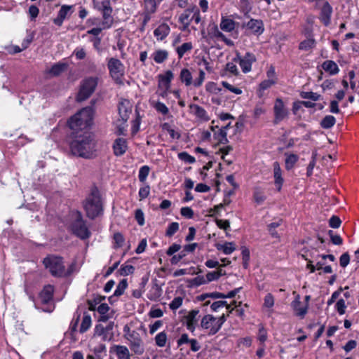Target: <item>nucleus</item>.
<instances>
[{"label":"nucleus","instance_id":"nucleus-6","mask_svg":"<svg viewBox=\"0 0 359 359\" xmlns=\"http://www.w3.org/2000/svg\"><path fill=\"white\" fill-rule=\"evenodd\" d=\"M98 77L88 76L83 79L79 86V90L76 99L78 102H83L88 99L95 92L98 83Z\"/></svg>","mask_w":359,"mask_h":359},{"label":"nucleus","instance_id":"nucleus-43","mask_svg":"<svg viewBox=\"0 0 359 359\" xmlns=\"http://www.w3.org/2000/svg\"><path fill=\"white\" fill-rule=\"evenodd\" d=\"M208 35L212 39H222L224 38V34L221 32L217 26L214 25L213 27L208 31Z\"/></svg>","mask_w":359,"mask_h":359},{"label":"nucleus","instance_id":"nucleus-44","mask_svg":"<svg viewBox=\"0 0 359 359\" xmlns=\"http://www.w3.org/2000/svg\"><path fill=\"white\" fill-rule=\"evenodd\" d=\"M205 90L207 92L212 94H219L222 91V88H219L216 83L210 81L205 84Z\"/></svg>","mask_w":359,"mask_h":359},{"label":"nucleus","instance_id":"nucleus-38","mask_svg":"<svg viewBox=\"0 0 359 359\" xmlns=\"http://www.w3.org/2000/svg\"><path fill=\"white\" fill-rule=\"evenodd\" d=\"M106 346L104 344H100L99 346L93 348L94 355H88L87 359H102L101 353L105 351Z\"/></svg>","mask_w":359,"mask_h":359},{"label":"nucleus","instance_id":"nucleus-26","mask_svg":"<svg viewBox=\"0 0 359 359\" xmlns=\"http://www.w3.org/2000/svg\"><path fill=\"white\" fill-rule=\"evenodd\" d=\"M161 2L159 0H143L142 4L143 11L155 13Z\"/></svg>","mask_w":359,"mask_h":359},{"label":"nucleus","instance_id":"nucleus-31","mask_svg":"<svg viewBox=\"0 0 359 359\" xmlns=\"http://www.w3.org/2000/svg\"><path fill=\"white\" fill-rule=\"evenodd\" d=\"M67 68V63L57 62L54 64L50 70L48 71L49 74L53 76H59L62 72H64Z\"/></svg>","mask_w":359,"mask_h":359},{"label":"nucleus","instance_id":"nucleus-48","mask_svg":"<svg viewBox=\"0 0 359 359\" xmlns=\"http://www.w3.org/2000/svg\"><path fill=\"white\" fill-rule=\"evenodd\" d=\"M154 107L158 113H161L163 115H167L169 113V109L167 106L161 102H156L154 104Z\"/></svg>","mask_w":359,"mask_h":359},{"label":"nucleus","instance_id":"nucleus-36","mask_svg":"<svg viewBox=\"0 0 359 359\" xmlns=\"http://www.w3.org/2000/svg\"><path fill=\"white\" fill-rule=\"evenodd\" d=\"M336 123V118L332 115L325 116L321 121L320 126L324 129L332 128Z\"/></svg>","mask_w":359,"mask_h":359},{"label":"nucleus","instance_id":"nucleus-12","mask_svg":"<svg viewBox=\"0 0 359 359\" xmlns=\"http://www.w3.org/2000/svg\"><path fill=\"white\" fill-rule=\"evenodd\" d=\"M201 327L208 331L209 335H214L220 330L216 322V318L212 315L207 314L201 321Z\"/></svg>","mask_w":359,"mask_h":359},{"label":"nucleus","instance_id":"nucleus-27","mask_svg":"<svg viewBox=\"0 0 359 359\" xmlns=\"http://www.w3.org/2000/svg\"><path fill=\"white\" fill-rule=\"evenodd\" d=\"M193 49V44L191 42H186L182 43L181 46L176 47L175 51L177 54L178 58L181 59L183 56L191 51Z\"/></svg>","mask_w":359,"mask_h":359},{"label":"nucleus","instance_id":"nucleus-11","mask_svg":"<svg viewBox=\"0 0 359 359\" xmlns=\"http://www.w3.org/2000/svg\"><path fill=\"white\" fill-rule=\"evenodd\" d=\"M233 60L240 65L243 73H248L251 71L252 65L256 61V57L253 53L249 52L246 53L243 57L237 53L236 57Z\"/></svg>","mask_w":359,"mask_h":359},{"label":"nucleus","instance_id":"nucleus-29","mask_svg":"<svg viewBox=\"0 0 359 359\" xmlns=\"http://www.w3.org/2000/svg\"><path fill=\"white\" fill-rule=\"evenodd\" d=\"M152 57L155 62L161 64L168 59V52L166 50H157L152 54Z\"/></svg>","mask_w":359,"mask_h":359},{"label":"nucleus","instance_id":"nucleus-20","mask_svg":"<svg viewBox=\"0 0 359 359\" xmlns=\"http://www.w3.org/2000/svg\"><path fill=\"white\" fill-rule=\"evenodd\" d=\"M191 112L195 115V116L202 121H208L210 120V117L204 108L196 104H191L189 105Z\"/></svg>","mask_w":359,"mask_h":359},{"label":"nucleus","instance_id":"nucleus-59","mask_svg":"<svg viewBox=\"0 0 359 359\" xmlns=\"http://www.w3.org/2000/svg\"><path fill=\"white\" fill-rule=\"evenodd\" d=\"M335 307L339 315L345 313L346 306L343 299H340L337 302Z\"/></svg>","mask_w":359,"mask_h":359},{"label":"nucleus","instance_id":"nucleus-60","mask_svg":"<svg viewBox=\"0 0 359 359\" xmlns=\"http://www.w3.org/2000/svg\"><path fill=\"white\" fill-rule=\"evenodd\" d=\"M301 96L304 99H309L313 101L318 100L320 97V95L313 92H304L302 93Z\"/></svg>","mask_w":359,"mask_h":359},{"label":"nucleus","instance_id":"nucleus-22","mask_svg":"<svg viewBox=\"0 0 359 359\" xmlns=\"http://www.w3.org/2000/svg\"><path fill=\"white\" fill-rule=\"evenodd\" d=\"M170 32L169 25L166 23H162L154 31V35L158 41H162L167 37Z\"/></svg>","mask_w":359,"mask_h":359},{"label":"nucleus","instance_id":"nucleus-39","mask_svg":"<svg viewBox=\"0 0 359 359\" xmlns=\"http://www.w3.org/2000/svg\"><path fill=\"white\" fill-rule=\"evenodd\" d=\"M253 198L256 203L262 204L266 199V196L262 189L256 188L253 192Z\"/></svg>","mask_w":359,"mask_h":359},{"label":"nucleus","instance_id":"nucleus-61","mask_svg":"<svg viewBox=\"0 0 359 359\" xmlns=\"http://www.w3.org/2000/svg\"><path fill=\"white\" fill-rule=\"evenodd\" d=\"M174 77V74L172 71L168 70L163 75H159V79L170 84L171 81Z\"/></svg>","mask_w":359,"mask_h":359},{"label":"nucleus","instance_id":"nucleus-15","mask_svg":"<svg viewBox=\"0 0 359 359\" xmlns=\"http://www.w3.org/2000/svg\"><path fill=\"white\" fill-rule=\"evenodd\" d=\"M243 27H246L256 35H261L264 31V24L261 20L252 18L248 22L245 23Z\"/></svg>","mask_w":359,"mask_h":359},{"label":"nucleus","instance_id":"nucleus-49","mask_svg":"<svg viewBox=\"0 0 359 359\" xmlns=\"http://www.w3.org/2000/svg\"><path fill=\"white\" fill-rule=\"evenodd\" d=\"M135 268L132 265H122L119 269L118 271L121 276H128L133 273Z\"/></svg>","mask_w":359,"mask_h":359},{"label":"nucleus","instance_id":"nucleus-9","mask_svg":"<svg viewBox=\"0 0 359 359\" xmlns=\"http://www.w3.org/2000/svg\"><path fill=\"white\" fill-rule=\"evenodd\" d=\"M205 79V73L201 69H200L198 71V77L194 81H193V76L190 69L187 68H183L180 73V80L186 86H190L193 85L195 88L200 87L202 86Z\"/></svg>","mask_w":359,"mask_h":359},{"label":"nucleus","instance_id":"nucleus-45","mask_svg":"<svg viewBox=\"0 0 359 359\" xmlns=\"http://www.w3.org/2000/svg\"><path fill=\"white\" fill-rule=\"evenodd\" d=\"M78 323H79V317L76 320H73L71 322L69 328V335L71 336V339L74 341H76V339H77L76 333V330H77Z\"/></svg>","mask_w":359,"mask_h":359},{"label":"nucleus","instance_id":"nucleus-35","mask_svg":"<svg viewBox=\"0 0 359 359\" xmlns=\"http://www.w3.org/2000/svg\"><path fill=\"white\" fill-rule=\"evenodd\" d=\"M316 46V41L313 38H309L302 41L299 45V49L302 50H309Z\"/></svg>","mask_w":359,"mask_h":359},{"label":"nucleus","instance_id":"nucleus-42","mask_svg":"<svg viewBox=\"0 0 359 359\" xmlns=\"http://www.w3.org/2000/svg\"><path fill=\"white\" fill-rule=\"evenodd\" d=\"M150 172V168L148 165H143L139 170L138 179L140 182H145Z\"/></svg>","mask_w":359,"mask_h":359},{"label":"nucleus","instance_id":"nucleus-16","mask_svg":"<svg viewBox=\"0 0 359 359\" xmlns=\"http://www.w3.org/2000/svg\"><path fill=\"white\" fill-rule=\"evenodd\" d=\"M291 307L295 315L303 318L307 313L308 305L303 306L300 301V296L297 294L291 303Z\"/></svg>","mask_w":359,"mask_h":359},{"label":"nucleus","instance_id":"nucleus-10","mask_svg":"<svg viewBox=\"0 0 359 359\" xmlns=\"http://www.w3.org/2000/svg\"><path fill=\"white\" fill-rule=\"evenodd\" d=\"M126 340L128 341L130 350L135 354L141 355L144 353V345L140 333L135 330H133V333L128 334V337H127Z\"/></svg>","mask_w":359,"mask_h":359},{"label":"nucleus","instance_id":"nucleus-30","mask_svg":"<svg viewBox=\"0 0 359 359\" xmlns=\"http://www.w3.org/2000/svg\"><path fill=\"white\" fill-rule=\"evenodd\" d=\"M215 139L220 144H227L229 142L227 138L226 127H222L217 132L214 133Z\"/></svg>","mask_w":359,"mask_h":359},{"label":"nucleus","instance_id":"nucleus-2","mask_svg":"<svg viewBox=\"0 0 359 359\" xmlns=\"http://www.w3.org/2000/svg\"><path fill=\"white\" fill-rule=\"evenodd\" d=\"M94 115L92 107L81 109L68 121L69 127L73 130H82L91 126Z\"/></svg>","mask_w":359,"mask_h":359},{"label":"nucleus","instance_id":"nucleus-52","mask_svg":"<svg viewBox=\"0 0 359 359\" xmlns=\"http://www.w3.org/2000/svg\"><path fill=\"white\" fill-rule=\"evenodd\" d=\"M183 302V298L181 297H175L169 304V307L171 310L175 311L179 309Z\"/></svg>","mask_w":359,"mask_h":359},{"label":"nucleus","instance_id":"nucleus-57","mask_svg":"<svg viewBox=\"0 0 359 359\" xmlns=\"http://www.w3.org/2000/svg\"><path fill=\"white\" fill-rule=\"evenodd\" d=\"M181 215L187 219H191L194 217V211L189 207H183L180 209Z\"/></svg>","mask_w":359,"mask_h":359},{"label":"nucleus","instance_id":"nucleus-64","mask_svg":"<svg viewBox=\"0 0 359 359\" xmlns=\"http://www.w3.org/2000/svg\"><path fill=\"white\" fill-rule=\"evenodd\" d=\"M264 306L267 308H271L274 305V298L271 293H268L264 299Z\"/></svg>","mask_w":359,"mask_h":359},{"label":"nucleus","instance_id":"nucleus-23","mask_svg":"<svg viewBox=\"0 0 359 359\" xmlns=\"http://www.w3.org/2000/svg\"><path fill=\"white\" fill-rule=\"evenodd\" d=\"M273 177H274V182L277 186V189L278 191L281 189L283 179L282 177V170L278 162L275 161L273 164Z\"/></svg>","mask_w":359,"mask_h":359},{"label":"nucleus","instance_id":"nucleus-8","mask_svg":"<svg viewBox=\"0 0 359 359\" xmlns=\"http://www.w3.org/2000/svg\"><path fill=\"white\" fill-rule=\"evenodd\" d=\"M107 67L111 78L118 84L123 83V77L125 74V66L121 60L111 57L107 62Z\"/></svg>","mask_w":359,"mask_h":359},{"label":"nucleus","instance_id":"nucleus-51","mask_svg":"<svg viewBox=\"0 0 359 359\" xmlns=\"http://www.w3.org/2000/svg\"><path fill=\"white\" fill-rule=\"evenodd\" d=\"M114 241L115 248H118L123 246L125 241V238L122 233L116 232L114 234Z\"/></svg>","mask_w":359,"mask_h":359},{"label":"nucleus","instance_id":"nucleus-54","mask_svg":"<svg viewBox=\"0 0 359 359\" xmlns=\"http://www.w3.org/2000/svg\"><path fill=\"white\" fill-rule=\"evenodd\" d=\"M276 79H266L263 81L259 84V91H264L276 83Z\"/></svg>","mask_w":359,"mask_h":359},{"label":"nucleus","instance_id":"nucleus-1","mask_svg":"<svg viewBox=\"0 0 359 359\" xmlns=\"http://www.w3.org/2000/svg\"><path fill=\"white\" fill-rule=\"evenodd\" d=\"M70 150L75 156L90 158L94 156L95 144L89 135H80L71 142Z\"/></svg>","mask_w":359,"mask_h":359},{"label":"nucleus","instance_id":"nucleus-25","mask_svg":"<svg viewBox=\"0 0 359 359\" xmlns=\"http://www.w3.org/2000/svg\"><path fill=\"white\" fill-rule=\"evenodd\" d=\"M323 69L330 75H336L339 69L337 63L333 60H326L322 64Z\"/></svg>","mask_w":359,"mask_h":359},{"label":"nucleus","instance_id":"nucleus-24","mask_svg":"<svg viewBox=\"0 0 359 359\" xmlns=\"http://www.w3.org/2000/svg\"><path fill=\"white\" fill-rule=\"evenodd\" d=\"M54 287L51 285L44 286L43 289L39 294L40 299L43 304L50 302L53 297Z\"/></svg>","mask_w":359,"mask_h":359},{"label":"nucleus","instance_id":"nucleus-55","mask_svg":"<svg viewBox=\"0 0 359 359\" xmlns=\"http://www.w3.org/2000/svg\"><path fill=\"white\" fill-rule=\"evenodd\" d=\"M170 88V84L167 83L159 79L158 81V88L161 90V95L165 97L167 95L168 91Z\"/></svg>","mask_w":359,"mask_h":359},{"label":"nucleus","instance_id":"nucleus-5","mask_svg":"<svg viewBox=\"0 0 359 359\" xmlns=\"http://www.w3.org/2000/svg\"><path fill=\"white\" fill-rule=\"evenodd\" d=\"M94 8L102 13V21L101 25L104 28H111L114 24L112 16L113 8L110 0H93Z\"/></svg>","mask_w":359,"mask_h":359},{"label":"nucleus","instance_id":"nucleus-17","mask_svg":"<svg viewBox=\"0 0 359 359\" xmlns=\"http://www.w3.org/2000/svg\"><path fill=\"white\" fill-rule=\"evenodd\" d=\"M199 311L196 309L191 310L189 312L186 318V327L191 332H194L196 330V324L198 322L197 316Z\"/></svg>","mask_w":359,"mask_h":359},{"label":"nucleus","instance_id":"nucleus-14","mask_svg":"<svg viewBox=\"0 0 359 359\" xmlns=\"http://www.w3.org/2000/svg\"><path fill=\"white\" fill-rule=\"evenodd\" d=\"M118 114L123 122H126L129 118L132 111V104L127 99H121L118 104Z\"/></svg>","mask_w":359,"mask_h":359},{"label":"nucleus","instance_id":"nucleus-41","mask_svg":"<svg viewBox=\"0 0 359 359\" xmlns=\"http://www.w3.org/2000/svg\"><path fill=\"white\" fill-rule=\"evenodd\" d=\"M155 343L158 347H164L167 342V334L163 332L158 333L155 337Z\"/></svg>","mask_w":359,"mask_h":359},{"label":"nucleus","instance_id":"nucleus-58","mask_svg":"<svg viewBox=\"0 0 359 359\" xmlns=\"http://www.w3.org/2000/svg\"><path fill=\"white\" fill-rule=\"evenodd\" d=\"M135 218L139 225L143 226L144 224V215L141 209L135 210Z\"/></svg>","mask_w":359,"mask_h":359},{"label":"nucleus","instance_id":"nucleus-50","mask_svg":"<svg viewBox=\"0 0 359 359\" xmlns=\"http://www.w3.org/2000/svg\"><path fill=\"white\" fill-rule=\"evenodd\" d=\"M179 224L177 222L170 223L165 232V235L168 237L173 236L179 229Z\"/></svg>","mask_w":359,"mask_h":359},{"label":"nucleus","instance_id":"nucleus-19","mask_svg":"<svg viewBox=\"0 0 359 359\" xmlns=\"http://www.w3.org/2000/svg\"><path fill=\"white\" fill-rule=\"evenodd\" d=\"M110 352L115 353L118 359H130V353L128 348L123 345H114Z\"/></svg>","mask_w":359,"mask_h":359},{"label":"nucleus","instance_id":"nucleus-47","mask_svg":"<svg viewBox=\"0 0 359 359\" xmlns=\"http://www.w3.org/2000/svg\"><path fill=\"white\" fill-rule=\"evenodd\" d=\"M178 158L181 161L188 163L190 164L194 163L196 162V159L194 156H191L186 151L180 152L178 154Z\"/></svg>","mask_w":359,"mask_h":359},{"label":"nucleus","instance_id":"nucleus-3","mask_svg":"<svg viewBox=\"0 0 359 359\" xmlns=\"http://www.w3.org/2000/svg\"><path fill=\"white\" fill-rule=\"evenodd\" d=\"M86 215L90 219H95L102 214L103 211L99 190L95 187L91 190L90 194L86 198L83 203Z\"/></svg>","mask_w":359,"mask_h":359},{"label":"nucleus","instance_id":"nucleus-33","mask_svg":"<svg viewBox=\"0 0 359 359\" xmlns=\"http://www.w3.org/2000/svg\"><path fill=\"white\" fill-rule=\"evenodd\" d=\"M191 13V8L185 10L180 16L179 21L184 26V29L188 28L191 21L190 18V14Z\"/></svg>","mask_w":359,"mask_h":359},{"label":"nucleus","instance_id":"nucleus-62","mask_svg":"<svg viewBox=\"0 0 359 359\" xmlns=\"http://www.w3.org/2000/svg\"><path fill=\"white\" fill-rule=\"evenodd\" d=\"M72 8L71 6L63 5L58 11L57 15L64 20L66 18Z\"/></svg>","mask_w":359,"mask_h":359},{"label":"nucleus","instance_id":"nucleus-21","mask_svg":"<svg viewBox=\"0 0 359 359\" xmlns=\"http://www.w3.org/2000/svg\"><path fill=\"white\" fill-rule=\"evenodd\" d=\"M127 148L126 140L122 137L116 139L113 145L114 154L117 156L124 154Z\"/></svg>","mask_w":359,"mask_h":359},{"label":"nucleus","instance_id":"nucleus-56","mask_svg":"<svg viewBox=\"0 0 359 359\" xmlns=\"http://www.w3.org/2000/svg\"><path fill=\"white\" fill-rule=\"evenodd\" d=\"M224 70L235 76L238 74V69L236 65L233 62H228L226 65Z\"/></svg>","mask_w":359,"mask_h":359},{"label":"nucleus","instance_id":"nucleus-28","mask_svg":"<svg viewBox=\"0 0 359 359\" xmlns=\"http://www.w3.org/2000/svg\"><path fill=\"white\" fill-rule=\"evenodd\" d=\"M219 27L222 31L230 32L235 29V22L230 18L222 17Z\"/></svg>","mask_w":359,"mask_h":359},{"label":"nucleus","instance_id":"nucleus-18","mask_svg":"<svg viewBox=\"0 0 359 359\" xmlns=\"http://www.w3.org/2000/svg\"><path fill=\"white\" fill-rule=\"evenodd\" d=\"M332 13V6L327 1L325 2L320 10V19L325 26L330 24Z\"/></svg>","mask_w":359,"mask_h":359},{"label":"nucleus","instance_id":"nucleus-46","mask_svg":"<svg viewBox=\"0 0 359 359\" xmlns=\"http://www.w3.org/2000/svg\"><path fill=\"white\" fill-rule=\"evenodd\" d=\"M221 85L226 90H229L230 92L236 95H241L243 93L242 90L240 88L235 87L233 85L228 83L227 81H222L221 82Z\"/></svg>","mask_w":359,"mask_h":359},{"label":"nucleus","instance_id":"nucleus-32","mask_svg":"<svg viewBox=\"0 0 359 359\" xmlns=\"http://www.w3.org/2000/svg\"><path fill=\"white\" fill-rule=\"evenodd\" d=\"M128 287V282L126 279L121 280L118 285L116 286V288L114 292V294L111 297H109V299L111 301L114 297H118L121 296L123 293L126 289Z\"/></svg>","mask_w":359,"mask_h":359},{"label":"nucleus","instance_id":"nucleus-40","mask_svg":"<svg viewBox=\"0 0 359 359\" xmlns=\"http://www.w3.org/2000/svg\"><path fill=\"white\" fill-rule=\"evenodd\" d=\"M217 248L218 250H222L225 255H230L236 250L233 243H225L223 245H218Z\"/></svg>","mask_w":359,"mask_h":359},{"label":"nucleus","instance_id":"nucleus-7","mask_svg":"<svg viewBox=\"0 0 359 359\" xmlns=\"http://www.w3.org/2000/svg\"><path fill=\"white\" fill-rule=\"evenodd\" d=\"M71 229L72 233L81 240L87 239L91 235L80 212L76 213L75 219L71 224Z\"/></svg>","mask_w":359,"mask_h":359},{"label":"nucleus","instance_id":"nucleus-4","mask_svg":"<svg viewBox=\"0 0 359 359\" xmlns=\"http://www.w3.org/2000/svg\"><path fill=\"white\" fill-rule=\"evenodd\" d=\"M43 264L54 277H66L71 275L70 270L66 271L62 257L49 255L43 259Z\"/></svg>","mask_w":359,"mask_h":359},{"label":"nucleus","instance_id":"nucleus-53","mask_svg":"<svg viewBox=\"0 0 359 359\" xmlns=\"http://www.w3.org/2000/svg\"><path fill=\"white\" fill-rule=\"evenodd\" d=\"M149 194H150L149 185L146 184V185L140 187V189L139 190V193H138L140 200L142 201V200L145 199L146 198H147L149 196Z\"/></svg>","mask_w":359,"mask_h":359},{"label":"nucleus","instance_id":"nucleus-63","mask_svg":"<svg viewBox=\"0 0 359 359\" xmlns=\"http://www.w3.org/2000/svg\"><path fill=\"white\" fill-rule=\"evenodd\" d=\"M350 262V255L348 252L343 253L339 258L340 266L345 268Z\"/></svg>","mask_w":359,"mask_h":359},{"label":"nucleus","instance_id":"nucleus-34","mask_svg":"<svg viewBox=\"0 0 359 359\" xmlns=\"http://www.w3.org/2000/svg\"><path fill=\"white\" fill-rule=\"evenodd\" d=\"M286 158H285V168L287 170H291L295 163L298 161L299 157L297 155L294 154H285Z\"/></svg>","mask_w":359,"mask_h":359},{"label":"nucleus","instance_id":"nucleus-37","mask_svg":"<svg viewBox=\"0 0 359 359\" xmlns=\"http://www.w3.org/2000/svg\"><path fill=\"white\" fill-rule=\"evenodd\" d=\"M91 326V317L88 314H84L81 324L79 332H86Z\"/></svg>","mask_w":359,"mask_h":359},{"label":"nucleus","instance_id":"nucleus-13","mask_svg":"<svg viewBox=\"0 0 359 359\" xmlns=\"http://www.w3.org/2000/svg\"><path fill=\"white\" fill-rule=\"evenodd\" d=\"M274 120L273 123L278 124L288 115V111L285 107L283 101L280 98H277L273 106Z\"/></svg>","mask_w":359,"mask_h":359}]
</instances>
